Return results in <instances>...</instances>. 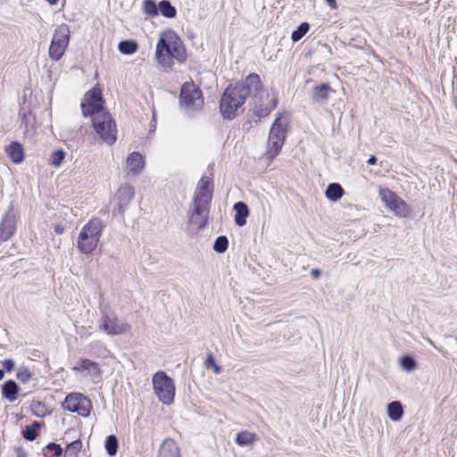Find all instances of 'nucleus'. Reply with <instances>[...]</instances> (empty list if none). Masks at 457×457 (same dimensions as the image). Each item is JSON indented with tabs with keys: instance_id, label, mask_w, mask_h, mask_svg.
Returning a JSON list of instances; mask_svg holds the SVG:
<instances>
[{
	"instance_id": "1",
	"label": "nucleus",
	"mask_w": 457,
	"mask_h": 457,
	"mask_svg": "<svg viewBox=\"0 0 457 457\" xmlns=\"http://www.w3.org/2000/svg\"><path fill=\"white\" fill-rule=\"evenodd\" d=\"M253 96V111L258 119L270 115L278 105V98L270 97L263 89L259 75L252 73L244 81L228 87L220 102V111L223 118L232 120L237 115L248 96Z\"/></svg>"
},
{
	"instance_id": "2",
	"label": "nucleus",
	"mask_w": 457,
	"mask_h": 457,
	"mask_svg": "<svg viewBox=\"0 0 457 457\" xmlns=\"http://www.w3.org/2000/svg\"><path fill=\"white\" fill-rule=\"evenodd\" d=\"M104 99L102 91L94 87L84 96L81 103V111L85 117L92 116V123L96 132L103 142L112 145L117 140V129L115 121L103 106Z\"/></svg>"
},
{
	"instance_id": "3",
	"label": "nucleus",
	"mask_w": 457,
	"mask_h": 457,
	"mask_svg": "<svg viewBox=\"0 0 457 457\" xmlns=\"http://www.w3.org/2000/svg\"><path fill=\"white\" fill-rule=\"evenodd\" d=\"M212 191V179L209 177H203L195 191L192 213L189 219L190 225L196 229H202L207 226Z\"/></svg>"
},
{
	"instance_id": "4",
	"label": "nucleus",
	"mask_w": 457,
	"mask_h": 457,
	"mask_svg": "<svg viewBox=\"0 0 457 457\" xmlns=\"http://www.w3.org/2000/svg\"><path fill=\"white\" fill-rule=\"evenodd\" d=\"M155 58L163 68H171L173 60L184 62L187 53L182 41L174 33L162 35L156 46Z\"/></svg>"
},
{
	"instance_id": "5",
	"label": "nucleus",
	"mask_w": 457,
	"mask_h": 457,
	"mask_svg": "<svg viewBox=\"0 0 457 457\" xmlns=\"http://www.w3.org/2000/svg\"><path fill=\"white\" fill-rule=\"evenodd\" d=\"M104 228L100 219L90 220L80 230L78 237V249L81 253L89 254L97 246Z\"/></svg>"
},
{
	"instance_id": "6",
	"label": "nucleus",
	"mask_w": 457,
	"mask_h": 457,
	"mask_svg": "<svg viewBox=\"0 0 457 457\" xmlns=\"http://www.w3.org/2000/svg\"><path fill=\"white\" fill-rule=\"evenodd\" d=\"M288 120L279 114L273 121L268 137L266 156L272 160L280 153L287 134Z\"/></svg>"
},
{
	"instance_id": "7",
	"label": "nucleus",
	"mask_w": 457,
	"mask_h": 457,
	"mask_svg": "<svg viewBox=\"0 0 457 457\" xmlns=\"http://www.w3.org/2000/svg\"><path fill=\"white\" fill-rule=\"evenodd\" d=\"M179 104L188 114L201 110L204 106L201 89L194 82H185L180 88Z\"/></svg>"
},
{
	"instance_id": "8",
	"label": "nucleus",
	"mask_w": 457,
	"mask_h": 457,
	"mask_svg": "<svg viewBox=\"0 0 457 457\" xmlns=\"http://www.w3.org/2000/svg\"><path fill=\"white\" fill-rule=\"evenodd\" d=\"M152 381L159 401L163 404H171L175 396V386L172 379L164 371H157Z\"/></svg>"
},
{
	"instance_id": "9",
	"label": "nucleus",
	"mask_w": 457,
	"mask_h": 457,
	"mask_svg": "<svg viewBox=\"0 0 457 457\" xmlns=\"http://www.w3.org/2000/svg\"><path fill=\"white\" fill-rule=\"evenodd\" d=\"M70 40V28L67 24L60 25L54 31L50 47L49 56L58 61L63 55Z\"/></svg>"
},
{
	"instance_id": "10",
	"label": "nucleus",
	"mask_w": 457,
	"mask_h": 457,
	"mask_svg": "<svg viewBox=\"0 0 457 457\" xmlns=\"http://www.w3.org/2000/svg\"><path fill=\"white\" fill-rule=\"evenodd\" d=\"M98 328L108 336L122 335L130 330V326L108 312H103Z\"/></svg>"
},
{
	"instance_id": "11",
	"label": "nucleus",
	"mask_w": 457,
	"mask_h": 457,
	"mask_svg": "<svg viewBox=\"0 0 457 457\" xmlns=\"http://www.w3.org/2000/svg\"><path fill=\"white\" fill-rule=\"evenodd\" d=\"M63 409L81 417H88L92 410L91 401L83 394L71 393L62 403Z\"/></svg>"
},
{
	"instance_id": "12",
	"label": "nucleus",
	"mask_w": 457,
	"mask_h": 457,
	"mask_svg": "<svg viewBox=\"0 0 457 457\" xmlns=\"http://www.w3.org/2000/svg\"><path fill=\"white\" fill-rule=\"evenodd\" d=\"M381 200L385 203L386 207L395 212V215L401 217H407L410 213V210L405 202L393 191L388 188L380 190Z\"/></svg>"
},
{
	"instance_id": "13",
	"label": "nucleus",
	"mask_w": 457,
	"mask_h": 457,
	"mask_svg": "<svg viewBox=\"0 0 457 457\" xmlns=\"http://www.w3.org/2000/svg\"><path fill=\"white\" fill-rule=\"evenodd\" d=\"M134 195L135 189L131 185L126 184L120 187L114 197L116 205L113 208V214L123 216L125 212L128 210L129 204L133 199Z\"/></svg>"
},
{
	"instance_id": "14",
	"label": "nucleus",
	"mask_w": 457,
	"mask_h": 457,
	"mask_svg": "<svg viewBox=\"0 0 457 457\" xmlns=\"http://www.w3.org/2000/svg\"><path fill=\"white\" fill-rule=\"evenodd\" d=\"M15 232V215L9 210L0 223V241L9 240Z\"/></svg>"
},
{
	"instance_id": "15",
	"label": "nucleus",
	"mask_w": 457,
	"mask_h": 457,
	"mask_svg": "<svg viewBox=\"0 0 457 457\" xmlns=\"http://www.w3.org/2000/svg\"><path fill=\"white\" fill-rule=\"evenodd\" d=\"M334 92L328 84L321 83L313 87L312 100L314 104L323 106L327 104L329 95Z\"/></svg>"
},
{
	"instance_id": "16",
	"label": "nucleus",
	"mask_w": 457,
	"mask_h": 457,
	"mask_svg": "<svg viewBox=\"0 0 457 457\" xmlns=\"http://www.w3.org/2000/svg\"><path fill=\"white\" fill-rule=\"evenodd\" d=\"M144 157L138 152L131 153L126 162V169L129 175H138L144 169Z\"/></svg>"
},
{
	"instance_id": "17",
	"label": "nucleus",
	"mask_w": 457,
	"mask_h": 457,
	"mask_svg": "<svg viewBox=\"0 0 457 457\" xmlns=\"http://www.w3.org/2000/svg\"><path fill=\"white\" fill-rule=\"evenodd\" d=\"M158 457H180V449L171 438H166L159 449Z\"/></svg>"
},
{
	"instance_id": "18",
	"label": "nucleus",
	"mask_w": 457,
	"mask_h": 457,
	"mask_svg": "<svg viewBox=\"0 0 457 457\" xmlns=\"http://www.w3.org/2000/svg\"><path fill=\"white\" fill-rule=\"evenodd\" d=\"M73 370L87 372L89 374L101 375L99 364L89 359H80L73 367Z\"/></svg>"
},
{
	"instance_id": "19",
	"label": "nucleus",
	"mask_w": 457,
	"mask_h": 457,
	"mask_svg": "<svg viewBox=\"0 0 457 457\" xmlns=\"http://www.w3.org/2000/svg\"><path fill=\"white\" fill-rule=\"evenodd\" d=\"M19 389L18 384L14 380L9 379L2 385V395L10 403H13L17 399Z\"/></svg>"
},
{
	"instance_id": "20",
	"label": "nucleus",
	"mask_w": 457,
	"mask_h": 457,
	"mask_svg": "<svg viewBox=\"0 0 457 457\" xmlns=\"http://www.w3.org/2000/svg\"><path fill=\"white\" fill-rule=\"evenodd\" d=\"M5 152L14 163H21L24 159L23 147L17 141L12 142L7 145Z\"/></svg>"
},
{
	"instance_id": "21",
	"label": "nucleus",
	"mask_w": 457,
	"mask_h": 457,
	"mask_svg": "<svg viewBox=\"0 0 457 457\" xmlns=\"http://www.w3.org/2000/svg\"><path fill=\"white\" fill-rule=\"evenodd\" d=\"M236 212L235 222L237 226L242 227L246 223V218L249 215V208L244 202H237L233 206Z\"/></svg>"
},
{
	"instance_id": "22",
	"label": "nucleus",
	"mask_w": 457,
	"mask_h": 457,
	"mask_svg": "<svg viewBox=\"0 0 457 457\" xmlns=\"http://www.w3.org/2000/svg\"><path fill=\"white\" fill-rule=\"evenodd\" d=\"M325 195L328 200L337 202L343 196L344 188L338 183H331L328 186Z\"/></svg>"
},
{
	"instance_id": "23",
	"label": "nucleus",
	"mask_w": 457,
	"mask_h": 457,
	"mask_svg": "<svg viewBox=\"0 0 457 457\" xmlns=\"http://www.w3.org/2000/svg\"><path fill=\"white\" fill-rule=\"evenodd\" d=\"M387 415L391 420H399L403 415L402 403L398 401L389 403L387 404Z\"/></svg>"
},
{
	"instance_id": "24",
	"label": "nucleus",
	"mask_w": 457,
	"mask_h": 457,
	"mask_svg": "<svg viewBox=\"0 0 457 457\" xmlns=\"http://www.w3.org/2000/svg\"><path fill=\"white\" fill-rule=\"evenodd\" d=\"M256 440V435L247 430L239 432L236 438L235 443L239 446H249Z\"/></svg>"
},
{
	"instance_id": "25",
	"label": "nucleus",
	"mask_w": 457,
	"mask_h": 457,
	"mask_svg": "<svg viewBox=\"0 0 457 457\" xmlns=\"http://www.w3.org/2000/svg\"><path fill=\"white\" fill-rule=\"evenodd\" d=\"M42 424L38 421H34L30 425L26 426L22 431L23 437L28 441H34L37 437V432L41 428Z\"/></svg>"
},
{
	"instance_id": "26",
	"label": "nucleus",
	"mask_w": 457,
	"mask_h": 457,
	"mask_svg": "<svg viewBox=\"0 0 457 457\" xmlns=\"http://www.w3.org/2000/svg\"><path fill=\"white\" fill-rule=\"evenodd\" d=\"M166 18H174L177 14L176 8L168 0H162L158 4V12Z\"/></svg>"
},
{
	"instance_id": "27",
	"label": "nucleus",
	"mask_w": 457,
	"mask_h": 457,
	"mask_svg": "<svg viewBox=\"0 0 457 457\" xmlns=\"http://www.w3.org/2000/svg\"><path fill=\"white\" fill-rule=\"evenodd\" d=\"M138 45L134 40H122L119 43L118 49L123 54H132L137 52Z\"/></svg>"
},
{
	"instance_id": "28",
	"label": "nucleus",
	"mask_w": 457,
	"mask_h": 457,
	"mask_svg": "<svg viewBox=\"0 0 457 457\" xmlns=\"http://www.w3.org/2000/svg\"><path fill=\"white\" fill-rule=\"evenodd\" d=\"M104 448L110 456H114L119 449V441L116 436L110 435L104 442Z\"/></svg>"
},
{
	"instance_id": "29",
	"label": "nucleus",
	"mask_w": 457,
	"mask_h": 457,
	"mask_svg": "<svg viewBox=\"0 0 457 457\" xmlns=\"http://www.w3.org/2000/svg\"><path fill=\"white\" fill-rule=\"evenodd\" d=\"M82 443L79 439L69 444L64 452V457H77L81 450Z\"/></svg>"
},
{
	"instance_id": "30",
	"label": "nucleus",
	"mask_w": 457,
	"mask_h": 457,
	"mask_svg": "<svg viewBox=\"0 0 457 457\" xmlns=\"http://www.w3.org/2000/svg\"><path fill=\"white\" fill-rule=\"evenodd\" d=\"M66 156V152L62 149L54 151L48 160L50 165L59 167Z\"/></svg>"
},
{
	"instance_id": "31",
	"label": "nucleus",
	"mask_w": 457,
	"mask_h": 457,
	"mask_svg": "<svg viewBox=\"0 0 457 457\" xmlns=\"http://www.w3.org/2000/svg\"><path fill=\"white\" fill-rule=\"evenodd\" d=\"M310 25L308 22H302L295 30L291 34V39L293 42L299 41L309 30Z\"/></svg>"
},
{
	"instance_id": "32",
	"label": "nucleus",
	"mask_w": 457,
	"mask_h": 457,
	"mask_svg": "<svg viewBox=\"0 0 457 457\" xmlns=\"http://www.w3.org/2000/svg\"><path fill=\"white\" fill-rule=\"evenodd\" d=\"M400 365L404 370L411 372L416 369L417 362L411 355H404L400 359Z\"/></svg>"
},
{
	"instance_id": "33",
	"label": "nucleus",
	"mask_w": 457,
	"mask_h": 457,
	"mask_svg": "<svg viewBox=\"0 0 457 457\" xmlns=\"http://www.w3.org/2000/svg\"><path fill=\"white\" fill-rule=\"evenodd\" d=\"M228 246V240L225 236H220L216 238L213 244V250L216 253H223L226 252Z\"/></svg>"
},
{
	"instance_id": "34",
	"label": "nucleus",
	"mask_w": 457,
	"mask_h": 457,
	"mask_svg": "<svg viewBox=\"0 0 457 457\" xmlns=\"http://www.w3.org/2000/svg\"><path fill=\"white\" fill-rule=\"evenodd\" d=\"M144 12L151 17L158 15V5L154 0H145L143 3Z\"/></svg>"
},
{
	"instance_id": "35",
	"label": "nucleus",
	"mask_w": 457,
	"mask_h": 457,
	"mask_svg": "<svg viewBox=\"0 0 457 457\" xmlns=\"http://www.w3.org/2000/svg\"><path fill=\"white\" fill-rule=\"evenodd\" d=\"M31 411L37 417H44L46 414V405L40 401H33L31 403Z\"/></svg>"
},
{
	"instance_id": "36",
	"label": "nucleus",
	"mask_w": 457,
	"mask_h": 457,
	"mask_svg": "<svg viewBox=\"0 0 457 457\" xmlns=\"http://www.w3.org/2000/svg\"><path fill=\"white\" fill-rule=\"evenodd\" d=\"M205 366L207 369H213V372L215 374H220L221 372V368L220 365H218L215 361V359L212 355V353H209L207 355V358L205 360Z\"/></svg>"
},
{
	"instance_id": "37",
	"label": "nucleus",
	"mask_w": 457,
	"mask_h": 457,
	"mask_svg": "<svg viewBox=\"0 0 457 457\" xmlns=\"http://www.w3.org/2000/svg\"><path fill=\"white\" fill-rule=\"evenodd\" d=\"M46 449L50 452H53L54 454L57 457L61 456L62 454V448L60 445H57L55 443H49L46 445Z\"/></svg>"
},
{
	"instance_id": "38",
	"label": "nucleus",
	"mask_w": 457,
	"mask_h": 457,
	"mask_svg": "<svg viewBox=\"0 0 457 457\" xmlns=\"http://www.w3.org/2000/svg\"><path fill=\"white\" fill-rule=\"evenodd\" d=\"M17 378L20 379L22 383H27L31 378V374L28 370H20L17 373Z\"/></svg>"
},
{
	"instance_id": "39",
	"label": "nucleus",
	"mask_w": 457,
	"mask_h": 457,
	"mask_svg": "<svg viewBox=\"0 0 457 457\" xmlns=\"http://www.w3.org/2000/svg\"><path fill=\"white\" fill-rule=\"evenodd\" d=\"M3 367L5 369L7 372H11L14 369V361L12 359H6L3 362Z\"/></svg>"
},
{
	"instance_id": "40",
	"label": "nucleus",
	"mask_w": 457,
	"mask_h": 457,
	"mask_svg": "<svg viewBox=\"0 0 457 457\" xmlns=\"http://www.w3.org/2000/svg\"><path fill=\"white\" fill-rule=\"evenodd\" d=\"M327 4L332 9L336 10L337 8L336 0H325Z\"/></svg>"
},
{
	"instance_id": "41",
	"label": "nucleus",
	"mask_w": 457,
	"mask_h": 457,
	"mask_svg": "<svg viewBox=\"0 0 457 457\" xmlns=\"http://www.w3.org/2000/svg\"><path fill=\"white\" fill-rule=\"evenodd\" d=\"M311 274L313 278H319L320 276V270L318 269H312Z\"/></svg>"
},
{
	"instance_id": "42",
	"label": "nucleus",
	"mask_w": 457,
	"mask_h": 457,
	"mask_svg": "<svg viewBox=\"0 0 457 457\" xmlns=\"http://www.w3.org/2000/svg\"><path fill=\"white\" fill-rule=\"evenodd\" d=\"M377 161L378 160H377V157L375 155H370L369 160H368V163L370 165H374V164H376Z\"/></svg>"
},
{
	"instance_id": "43",
	"label": "nucleus",
	"mask_w": 457,
	"mask_h": 457,
	"mask_svg": "<svg viewBox=\"0 0 457 457\" xmlns=\"http://www.w3.org/2000/svg\"><path fill=\"white\" fill-rule=\"evenodd\" d=\"M47 3L51 5H54L58 3L59 0H46Z\"/></svg>"
},
{
	"instance_id": "44",
	"label": "nucleus",
	"mask_w": 457,
	"mask_h": 457,
	"mask_svg": "<svg viewBox=\"0 0 457 457\" xmlns=\"http://www.w3.org/2000/svg\"><path fill=\"white\" fill-rule=\"evenodd\" d=\"M4 370H0V380H2L4 378Z\"/></svg>"
},
{
	"instance_id": "45",
	"label": "nucleus",
	"mask_w": 457,
	"mask_h": 457,
	"mask_svg": "<svg viewBox=\"0 0 457 457\" xmlns=\"http://www.w3.org/2000/svg\"><path fill=\"white\" fill-rule=\"evenodd\" d=\"M55 231H56L57 233H59V234H60V233H62V229H61V228H59L57 227V228H55Z\"/></svg>"
},
{
	"instance_id": "46",
	"label": "nucleus",
	"mask_w": 457,
	"mask_h": 457,
	"mask_svg": "<svg viewBox=\"0 0 457 457\" xmlns=\"http://www.w3.org/2000/svg\"><path fill=\"white\" fill-rule=\"evenodd\" d=\"M455 107H456V109H457V98H456V100H455Z\"/></svg>"
}]
</instances>
